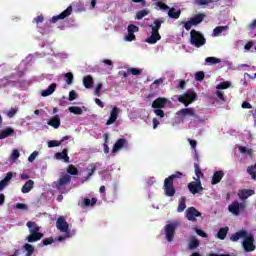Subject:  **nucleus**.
<instances>
[{
	"label": "nucleus",
	"instance_id": "19",
	"mask_svg": "<svg viewBox=\"0 0 256 256\" xmlns=\"http://www.w3.org/2000/svg\"><path fill=\"white\" fill-rule=\"evenodd\" d=\"M223 177H225V172H223L222 170L214 172L211 180V185H217L221 183V179H223Z\"/></svg>",
	"mask_w": 256,
	"mask_h": 256
},
{
	"label": "nucleus",
	"instance_id": "34",
	"mask_svg": "<svg viewBox=\"0 0 256 256\" xmlns=\"http://www.w3.org/2000/svg\"><path fill=\"white\" fill-rule=\"evenodd\" d=\"M162 23H165V21L159 20V19L154 20L153 26H152V33H159V29H161Z\"/></svg>",
	"mask_w": 256,
	"mask_h": 256
},
{
	"label": "nucleus",
	"instance_id": "39",
	"mask_svg": "<svg viewBox=\"0 0 256 256\" xmlns=\"http://www.w3.org/2000/svg\"><path fill=\"white\" fill-rule=\"evenodd\" d=\"M68 111H70V113H73L74 115H83V109L78 106H70L68 108Z\"/></svg>",
	"mask_w": 256,
	"mask_h": 256
},
{
	"label": "nucleus",
	"instance_id": "48",
	"mask_svg": "<svg viewBox=\"0 0 256 256\" xmlns=\"http://www.w3.org/2000/svg\"><path fill=\"white\" fill-rule=\"evenodd\" d=\"M20 155H21V154L19 153V150L14 149L13 152H12V154L10 155V159H11L12 161H17V159H19Z\"/></svg>",
	"mask_w": 256,
	"mask_h": 256
},
{
	"label": "nucleus",
	"instance_id": "29",
	"mask_svg": "<svg viewBox=\"0 0 256 256\" xmlns=\"http://www.w3.org/2000/svg\"><path fill=\"white\" fill-rule=\"evenodd\" d=\"M186 203H187V198L181 197L179 199V204H178V208H177L178 213H183V211H185V209H187Z\"/></svg>",
	"mask_w": 256,
	"mask_h": 256
},
{
	"label": "nucleus",
	"instance_id": "46",
	"mask_svg": "<svg viewBox=\"0 0 256 256\" xmlns=\"http://www.w3.org/2000/svg\"><path fill=\"white\" fill-rule=\"evenodd\" d=\"M65 82L67 83V85H73V73L68 72L65 74Z\"/></svg>",
	"mask_w": 256,
	"mask_h": 256
},
{
	"label": "nucleus",
	"instance_id": "64",
	"mask_svg": "<svg viewBox=\"0 0 256 256\" xmlns=\"http://www.w3.org/2000/svg\"><path fill=\"white\" fill-rule=\"evenodd\" d=\"M256 28V19L253 20L249 25H248V29L250 30H254Z\"/></svg>",
	"mask_w": 256,
	"mask_h": 256
},
{
	"label": "nucleus",
	"instance_id": "57",
	"mask_svg": "<svg viewBox=\"0 0 256 256\" xmlns=\"http://www.w3.org/2000/svg\"><path fill=\"white\" fill-rule=\"evenodd\" d=\"M128 72L131 73V75H136V76L141 75V70L137 68H129Z\"/></svg>",
	"mask_w": 256,
	"mask_h": 256
},
{
	"label": "nucleus",
	"instance_id": "61",
	"mask_svg": "<svg viewBox=\"0 0 256 256\" xmlns=\"http://www.w3.org/2000/svg\"><path fill=\"white\" fill-rule=\"evenodd\" d=\"M53 237H50V238H45L43 241H42V243H43V245L44 246H47V245H52V243H53Z\"/></svg>",
	"mask_w": 256,
	"mask_h": 256
},
{
	"label": "nucleus",
	"instance_id": "14",
	"mask_svg": "<svg viewBox=\"0 0 256 256\" xmlns=\"http://www.w3.org/2000/svg\"><path fill=\"white\" fill-rule=\"evenodd\" d=\"M129 142L125 138H120L116 141L112 148V153H117V151H121L123 147H128Z\"/></svg>",
	"mask_w": 256,
	"mask_h": 256
},
{
	"label": "nucleus",
	"instance_id": "28",
	"mask_svg": "<svg viewBox=\"0 0 256 256\" xmlns=\"http://www.w3.org/2000/svg\"><path fill=\"white\" fill-rule=\"evenodd\" d=\"M168 17H170V19H179V17H181V10H177L175 8H170L168 10Z\"/></svg>",
	"mask_w": 256,
	"mask_h": 256
},
{
	"label": "nucleus",
	"instance_id": "7",
	"mask_svg": "<svg viewBox=\"0 0 256 256\" xmlns=\"http://www.w3.org/2000/svg\"><path fill=\"white\" fill-rule=\"evenodd\" d=\"M178 117H194L197 121H201V117L195 113L193 108H183L177 112Z\"/></svg>",
	"mask_w": 256,
	"mask_h": 256
},
{
	"label": "nucleus",
	"instance_id": "55",
	"mask_svg": "<svg viewBox=\"0 0 256 256\" xmlns=\"http://www.w3.org/2000/svg\"><path fill=\"white\" fill-rule=\"evenodd\" d=\"M154 113L155 115H157V117H160V119H163V117H165V112L161 110V108H155Z\"/></svg>",
	"mask_w": 256,
	"mask_h": 256
},
{
	"label": "nucleus",
	"instance_id": "18",
	"mask_svg": "<svg viewBox=\"0 0 256 256\" xmlns=\"http://www.w3.org/2000/svg\"><path fill=\"white\" fill-rule=\"evenodd\" d=\"M255 195V190L253 189H241L238 191V197L239 199H242V201H245V199H249V197Z\"/></svg>",
	"mask_w": 256,
	"mask_h": 256
},
{
	"label": "nucleus",
	"instance_id": "12",
	"mask_svg": "<svg viewBox=\"0 0 256 256\" xmlns=\"http://www.w3.org/2000/svg\"><path fill=\"white\" fill-rule=\"evenodd\" d=\"M71 183V176L69 174H65L60 177L57 182H55L56 189H61V187H65V185H69Z\"/></svg>",
	"mask_w": 256,
	"mask_h": 256
},
{
	"label": "nucleus",
	"instance_id": "30",
	"mask_svg": "<svg viewBox=\"0 0 256 256\" xmlns=\"http://www.w3.org/2000/svg\"><path fill=\"white\" fill-rule=\"evenodd\" d=\"M26 227H28L29 233H32L35 230H37V233H39V231H41V227H39V225H37L36 222H33V221H28L26 223Z\"/></svg>",
	"mask_w": 256,
	"mask_h": 256
},
{
	"label": "nucleus",
	"instance_id": "45",
	"mask_svg": "<svg viewBox=\"0 0 256 256\" xmlns=\"http://www.w3.org/2000/svg\"><path fill=\"white\" fill-rule=\"evenodd\" d=\"M199 247V241L197 238H192L189 242V249H197Z\"/></svg>",
	"mask_w": 256,
	"mask_h": 256
},
{
	"label": "nucleus",
	"instance_id": "59",
	"mask_svg": "<svg viewBox=\"0 0 256 256\" xmlns=\"http://www.w3.org/2000/svg\"><path fill=\"white\" fill-rule=\"evenodd\" d=\"M38 155H39V152L34 151V152L28 157L29 163H33V162L35 161V159L37 158Z\"/></svg>",
	"mask_w": 256,
	"mask_h": 256
},
{
	"label": "nucleus",
	"instance_id": "62",
	"mask_svg": "<svg viewBox=\"0 0 256 256\" xmlns=\"http://www.w3.org/2000/svg\"><path fill=\"white\" fill-rule=\"evenodd\" d=\"M15 207H16V209H20L22 211L27 210V206L24 203H17Z\"/></svg>",
	"mask_w": 256,
	"mask_h": 256
},
{
	"label": "nucleus",
	"instance_id": "27",
	"mask_svg": "<svg viewBox=\"0 0 256 256\" xmlns=\"http://www.w3.org/2000/svg\"><path fill=\"white\" fill-rule=\"evenodd\" d=\"M227 233H229V227H223L220 228L216 237L220 239V241H224V239L227 237Z\"/></svg>",
	"mask_w": 256,
	"mask_h": 256
},
{
	"label": "nucleus",
	"instance_id": "6",
	"mask_svg": "<svg viewBox=\"0 0 256 256\" xmlns=\"http://www.w3.org/2000/svg\"><path fill=\"white\" fill-rule=\"evenodd\" d=\"M247 205L245 203H239V201H234L228 206V211L232 213V215H239L243 209H245Z\"/></svg>",
	"mask_w": 256,
	"mask_h": 256
},
{
	"label": "nucleus",
	"instance_id": "5",
	"mask_svg": "<svg viewBox=\"0 0 256 256\" xmlns=\"http://www.w3.org/2000/svg\"><path fill=\"white\" fill-rule=\"evenodd\" d=\"M253 243H255V237L252 234H247L243 241V248L246 253H251L255 249V244Z\"/></svg>",
	"mask_w": 256,
	"mask_h": 256
},
{
	"label": "nucleus",
	"instance_id": "44",
	"mask_svg": "<svg viewBox=\"0 0 256 256\" xmlns=\"http://www.w3.org/2000/svg\"><path fill=\"white\" fill-rule=\"evenodd\" d=\"M247 173L251 175L252 179H256V163L254 164V166H249L247 168Z\"/></svg>",
	"mask_w": 256,
	"mask_h": 256
},
{
	"label": "nucleus",
	"instance_id": "22",
	"mask_svg": "<svg viewBox=\"0 0 256 256\" xmlns=\"http://www.w3.org/2000/svg\"><path fill=\"white\" fill-rule=\"evenodd\" d=\"M55 89H57V84L52 83L46 90L41 92L42 97H49V95H53V93H55Z\"/></svg>",
	"mask_w": 256,
	"mask_h": 256
},
{
	"label": "nucleus",
	"instance_id": "47",
	"mask_svg": "<svg viewBox=\"0 0 256 256\" xmlns=\"http://www.w3.org/2000/svg\"><path fill=\"white\" fill-rule=\"evenodd\" d=\"M205 61L206 63H211L212 65H217V63H221V60L215 57H207Z\"/></svg>",
	"mask_w": 256,
	"mask_h": 256
},
{
	"label": "nucleus",
	"instance_id": "31",
	"mask_svg": "<svg viewBox=\"0 0 256 256\" xmlns=\"http://www.w3.org/2000/svg\"><path fill=\"white\" fill-rule=\"evenodd\" d=\"M83 85L86 89H91L93 87V77L91 75L85 76L83 78Z\"/></svg>",
	"mask_w": 256,
	"mask_h": 256
},
{
	"label": "nucleus",
	"instance_id": "16",
	"mask_svg": "<svg viewBox=\"0 0 256 256\" xmlns=\"http://www.w3.org/2000/svg\"><path fill=\"white\" fill-rule=\"evenodd\" d=\"M41 239H43V233L37 232V230L30 232L26 238L28 243H35L37 241H41Z\"/></svg>",
	"mask_w": 256,
	"mask_h": 256
},
{
	"label": "nucleus",
	"instance_id": "25",
	"mask_svg": "<svg viewBox=\"0 0 256 256\" xmlns=\"http://www.w3.org/2000/svg\"><path fill=\"white\" fill-rule=\"evenodd\" d=\"M48 125H50V127H54V129H59V127H61V119L59 118V115H55L50 121H48Z\"/></svg>",
	"mask_w": 256,
	"mask_h": 256
},
{
	"label": "nucleus",
	"instance_id": "3",
	"mask_svg": "<svg viewBox=\"0 0 256 256\" xmlns=\"http://www.w3.org/2000/svg\"><path fill=\"white\" fill-rule=\"evenodd\" d=\"M179 227V221H173L169 224H166L164 227V234L166 235V241L171 243L175 239V231Z\"/></svg>",
	"mask_w": 256,
	"mask_h": 256
},
{
	"label": "nucleus",
	"instance_id": "37",
	"mask_svg": "<svg viewBox=\"0 0 256 256\" xmlns=\"http://www.w3.org/2000/svg\"><path fill=\"white\" fill-rule=\"evenodd\" d=\"M97 204V198H92V199H89V198H85L83 200V205L85 207H93L94 205Z\"/></svg>",
	"mask_w": 256,
	"mask_h": 256
},
{
	"label": "nucleus",
	"instance_id": "42",
	"mask_svg": "<svg viewBox=\"0 0 256 256\" xmlns=\"http://www.w3.org/2000/svg\"><path fill=\"white\" fill-rule=\"evenodd\" d=\"M147 15H149V11H147V10H140L136 14V19L138 21H141V19H143V17H147Z\"/></svg>",
	"mask_w": 256,
	"mask_h": 256
},
{
	"label": "nucleus",
	"instance_id": "1",
	"mask_svg": "<svg viewBox=\"0 0 256 256\" xmlns=\"http://www.w3.org/2000/svg\"><path fill=\"white\" fill-rule=\"evenodd\" d=\"M182 177H183V173L176 172L175 174L170 175L168 178H165L163 190L166 197H173L175 193H177V190L173 185V181H175V179H181Z\"/></svg>",
	"mask_w": 256,
	"mask_h": 256
},
{
	"label": "nucleus",
	"instance_id": "8",
	"mask_svg": "<svg viewBox=\"0 0 256 256\" xmlns=\"http://www.w3.org/2000/svg\"><path fill=\"white\" fill-rule=\"evenodd\" d=\"M188 189L192 195H197V193H203V185L201 180L192 181L188 184Z\"/></svg>",
	"mask_w": 256,
	"mask_h": 256
},
{
	"label": "nucleus",
	"instance_id": "2",
	"mask_svg": "<svg viewBox=\"0 0 256 256\" xmlns=\"http://www.w3.org/2000/svg\"><path fill=\"white\" fill-rule=\"evenodd\" d=\"M190 43L194 47L199 48V47H203V45L207 43V40L205 39V36L201 34V32L193 29L190 31Z\"/></svg>",
	"mask_w": 256,
	"mask_h": 256
},
{
	"label": "nucleus",
	"instance_id": "15",
	"mask_svg": "<svg viewBox=\"0 0 256 256\" xmlns=\"http://www.w3.org/2000/svg\"><path fill=\"white\" fill-rule=\"evenodd\" d=\"M167 103H169V100L167 98L159 97L152 102V108L153 109H164V107H166Z\"/></svg>",
	"mask_w": 256,
	"mask_h": 256
},
{
	"label": "nucleus",
	"instance_id": "43",
	"mask_svg": "<svg viewBox=\"0 0 256 256\" xmlns=\"http://www.w3.org/2000/svg\"><path fill=\"white\" fill-rule=\"evenodd\" d=\"M239 151L240 153L244 154V155H253V150L249 149L245 146H239Z\"/></svg>",
	"mask_w": 256,
	"mask_h": 256
},
{
	"label": "nucleus",
	"instance_id": "13",
	"mask_svg": "<svg viewBox=\"0 0 256 256\" xmlns=\"http://www.w3.org/2000/svg\"><path fill=\"white\" fill-rule=\"evenodd\" d=\"M119 113H121V109L114 106L110 112V117L106 122V125H113L115 121H117V117H119Z\"/></svg>",
	"mask_w": 256,
	"mask_h": 256
},
{
	"label": "nucleus",
	"instance_id": "40",
	"mask_svg": "<svg viewBox=\"0 0 256 256\" xmlns=\"http://www.w3.org/2000/svg\"><path fill=\"white\" fill-rule=\"evenodd\" d=\"M23 249H25L26 256H33V253L35 252V247L31 244H24Z\"/></svg>",
	"mask_w": 256,
	"mask_h": 256
},
{
	"label": "nucleus",
	"instance_id": "24",
	"mask_svg": "<svg viewBox=\"0 0 256 256\" xmlns=\"http://www.w3.org/2000/svg\"><path fill=\"white\" fill-rule=\"evenodd\" d=\"M14 133L15 129L7 127L6 129L0 131V139H7V137H10V135H13Z\"/></svg>",
	"mask_w": 256,
	"mask_h": 256
},
{
	"label": "nucleus",
	"instance_id": "52",
	"mask_svg": "<svg viewBox=\"0 0 256 256\" xmlns=\"http://www.w3.org/2000/svg\"><path fill=\"white\" fill-rule=\"evenodd\" d=\"M101 89H103V84L102 83L97 84L94 92V95H96V97H101Z\"/></svg>",
	"mask_w": 256,
	"mask_h": 256
},
{
	"label": "nucleus",
	"instance_id": "35",
	"mask_svg": "<svg viewBox=\"0 0 256 256\" xmlns=\"http://www.w3.org/2000/svg\"><path fill=\"white\" fill-rule=\"evenodd\" d=\"M228 29H229V26H218V27L214 28L213 36L219 37V35H221V33H223V31H227Z\"/></svg>",
	"mask_w": 256,
	"mask_h": 256
},
{
	"label": "nucleus",
	"instance_id": "38",
	"mask_svg": "<svg viewBox=\"0 0 256 256\" xmlns=\"http://www.w3.org/2000/svg\"><path fill=\"white\" fill-rule=\"evenodd\" d=\"M66 172L68 173V175H79V169H77V167H75V165L73 164H70L68 166Z\"/></svg>",
	"mask_w": 256,
	"mask_h": 256
},
{
	"label": "nucleus",
	"instance_id": "20",
	"mask_svg": "<svg viewBox=\"0 0 256 256\" xmlns=\"http://www.w3.org/2000/svg\"><path fill=\"white\" fill-rule=\"evenodd\" d=\"M247 237V231L240 230L234 234L231 235L230 240H232L234 243H237L240 239H245Z\"/></svg>",
	"mask_w": 256,
	"mask_h": 256
},
{
	"label": "nucleus",
	"instance_id": "56",
	"mask_svg": "<svg viewBox=\"0 0 256 256\" xmlns=\"http://www.w3.org/2000/svg\"><path fill=\"white\" fill-rule=\"evenodd\" d=\"M77 99V92L75 90H71L69 92L68 101H75Z\"/></svg>",
	"mask_w": 256,
	"mask_h": 256
},
{
	"label": "nucleus",
	"instance_id": "33",
	"mask_svg": "<svg viewBox=\"0 0 256 256\" xmlns=\"http://www.w3.org/2000/svg\"><path fill=\"white\" fill-rule=\"evenodd\" d=\"M162 23H165V21L159 20V19L154 20L153 26H152V33H159V29H161Z\"/></svg>",
	"mask_w": 256,
	"mask_h": 256
},
{
	"label": "nucleus",
	"instance_id": "21",
	"mask_svg": "<svg viewBox=\"0 0 256 256\" xmlns=\"http://www.w3.org/2000/svg\"><path fill=\"white\" fill-rule=\"evenodd\" d=\"M157 41H161V34L157 32H151L150 37L146 39V43H149V45H155Z\"/></svg>",
	"mask_w": 256,
	"mask_h": 256
},
{
	"label": "nucleus",
	"instance_id": "41",
	"mask_svg": "<svg viewBox=\"0 0 256 256\" xmlns=\"http://www.w3.org/2000/svg\"><path fill=\"white\" fill-rule=\"evenodd\" d=\"M229 87H231V82L225 81V82H221L220 84H218L216 86V89H218V91H221L223 89H229Z\"/></svg>",
	"mask_w": 256,
	"mask_h": 256
},
{
	"label": "nucleus",
	"instance_id": "53",
	"mask_svg": "<svg viewBox=\"0 0 256 256\" xmlns=\"http://www.w3.org/2000/svg\"><path fill=\"white\" fill-rule=\"evenodd\" d=\"M137 31H139V27L138 26L133 25V24H130L128 26V33L134 34V33H137Z\"/></svg>",
	"mask_w": 256,
	"mask_h": 256
},
{
	"label": "nucleus",
	"instance_id": "17",
	"mask_svg": "<svg viewBox=\"0 0 256 256\" xmlns=\"http://www.w3.org/2000/svg\"><path fill=\"white\" fill-rule=\"evenodd\" d=\"M69 150L67 148H64L62 152L55 153V159L58 161H64V163H69Z\"/></svg>",
	"mask_w": 256,
	"mask_h": 256
},
{
	"label": "nucleus",
	"instance_id": "63",
	"mask_svg": "<svg viewBox=\"0 0 256 256\" xmlns=\"http://www.w3.org/2000/svg\"><path fill=\"white\" fill-rule=\"evenodd\" d=\"M126 41H135V34L128 32V35L126 36Z\"/></svg>",
	"mask_w": 256,
	"mask_h": 256
},
{
	"label": "nucleus",
	"instance_id": "32",
	"mask_svg": "<svg viewBox=\"0 0 256 256\" xmlns=\"http://www.w3.org/2000/svg\"><path fill=\"white\" fill-rule=\"evenodd\" d=\"M203 19H205V14H197L190 21L193 25H199V23H203Z\"/></svg>",
	"mask_w": 256,
	"mask_h": 256
},
{
	"label": "nucleus",
	"instance_id": "49",
	"mask_svg": "<svg viewBox=\"0 0 256 256\" xmlns=\"http://www.w3.org/2000/svg\"><path fill=\"white\" fill-rule=\"evenodd\" d=\"M196 5H209V3H215V0H195Z\"/></svg>",
	"mask_w": 256,
	"mask_h": 256
},
{
	"label": "nucleus",
	"instance_id": "36",
	"mask_svg": "<svg viewBox=\"0 0 256 256\" xmlns=\"http://www.w3.org/2000/svg\"><path fill=\"white\" fill-rule=\"evenodd\" d=\"M194 169H195V175L197 177V178H194L195 181H201V177H203V172L201 171V167H199V164L195 163Z\"/></svg>",
	"mask_w": 256,
	"mask_h": 256
},
{
	"label": "nucleus",
	"instance_id": "26",
	"mask_svg": "<svg viewBox=\"0 0 256 256\" xmlns=\"http://www.w3.org/2000/svg\"><path fill=\"white\" fill-rule=\"evenodd\" d=\"M101 165V163L96 162V163H92L89 165L90 168H88V175L86 177V180L91 179V177H93V173H95V171H97V167H99Z\"/></svg>",
	"mask_w": 256,
	"mask_h": 256
},
{
	"label": "nucleus",
	"instance_id": "54",
	"mask_svg": "<svg viewBox=\"0 0 256 256\" xmlns=\"http://www.w3.org/2000/svg\"><path fill=\"white\" fill-rule=\"evenodd\" d=\"M156 6L159 7L162 11H167L169 9V6L163 2H156Z\"/></svg>",
	"mask_w": 256,
	"mask_h": 256
},
{
	"label": "nucleus",
	"instance_id": "23",
	"mask_svg": "<svg viewBox=\"0 0 256 256\" xmlns=\"http://www.w3.org/2000/svg\"><path fill=\"white\" fill-rule=\"evenodd\" d=\"M33 187H35V181L33 180H28L21 189L22 193H29L31 192V190L33 189Z\"/></svg>",
	"mask_w": 256,
	"mask_h": 256
},
{
	"label": "nucleus",
	"instance_id": "58",
	"mask_svg": "<svg viewBox=\"0 0 256 256\" xmlns=\"http://www.w3.org/2000/svg\"><path fill=\"white\" fill-rule=\"evenodd\" d=\"M15 115H17V109L15 108H11L7 113V117H9V119H13Z\"/></svg>",
	"mask_w": 256,
	"mask_h": 256
},
{
	"label": "nucleus",
	"instance_id": "51",
	"mask_svg": "<svg viewBox=\"0 0 256 256\" xmlns=\"http://www.w3.org/2000/svg\"><path fill=\"white\" fill-rule=\"evenodd\" d=\"M61 145V142L57 140H51L48 142L49 149H53V147H59Z\"/></svg>",
	"mask_w": 256,
	"mask_h": 256
},
{
	"label": "nucleus",
	"instance_id": "50",
	"mask_svg": "<svg viewBox=\"0 0 256 256\" xmlns=\"http://www.w3.org/2000/svg\"><path fill=\"white\" fill-rule=\"evenodd\" d=\"M195 79L196 81H203L205 79V72L204 71H199L195 74Z\"/></svg>",
	"mask_w": 256,
	"mask_h": 256
},
{
	"label": "nucleus",
	"instance_id": "9",
	"mask_svg": "<svg viewBox=\"0 0 256 256\" xmlns=\"http://www.w3.org/2000/svg\"><path fill=\"white\" fill-rule=\"evenodd\" d=\"M197 217H201V212H199V210H197V208L189 207L186 210V219L188 221H192L193 223H195V221H197Z\"/></svg>",
	"mask_w": 256,
	"mask_h": 256
},
{
	"label": "nucleus",
	"instance_id": "60",
	"mask_svg": "<svg viewBox=\"0 0 256 256\" xmlns=\"http://www.w3.org/2000/svg\"><path fill=\"white\" fill-rule=\"evenodd\" d=\"M196 233H197V235H199V237H202L203 239H207V237H209L208 235H207V233H205L203 230H201V229H197L196 228Z\"/></svg>",
	"mask_w": 256,
	"mask_h": 256
},
{
	"label": "nucleus",
	"instance_id": "4",
	"mask_svg": "<svg viewBox=\"0 0 256 256\" xmlns=\"http://www.w3.org/2000/svg\"><path fill=\"white\" fill-rule=\"evenodd\" d=\"M197 99V94L193 90L186 91L183 95L178 97L179 103H183L185 107H189L190 103H193Z\"/></svg>",
	"mask_w": 256,
	"mask_h": 256
},
{
	"label": "nucleus",
	"instance_id": "10",
	"mask_svg": "<svg viewBox=\"0 0 256 256\" xmlns=\"http://www.w3.org/2000/svg\"><path fill=\"white\" fill-rule=\"evenodd\" d=\"M56 227L61 233H69V223L63 216H60L56 221Z\"/></svg>",
	"mask_w": 256,
	"mask_h": 256
},
{
	"label": "nucleus",
	"instance_id": "11",
	"mask_svg": "<svg viewBox=\"0 0 256 256\" xmlns=\"http://www.w3.org/2000/svg\"><path fill=\"white\" fill-rule=\"evenodd\" d=\"M71 13H73V6H69L66 10H64L59 15L53 16L51 19V23H57L61 19H67V17H69Z\"/></svg>",
	"mask_w": 256,
	"mask_h": 256
}]
</instances>
